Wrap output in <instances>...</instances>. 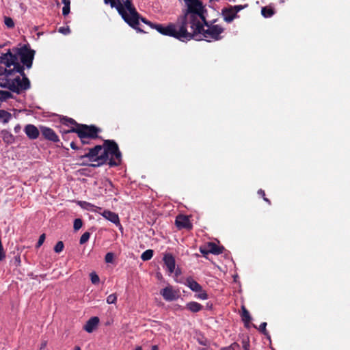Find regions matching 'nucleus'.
I'll list each match as a JSON object with an SVG mask.
<instances>
[{"label":"nucleus","instance_id":"obj_54","mask_svg":"<svg viewBox=\"0 0 350 350\" xmlns=\"http://www.w3.org/2000/svg\"><path fill=\"white\" fill-rule=\"evenodd\" d=\"M135 350H142L141 347H137L135 349Z\"/></svg>","mask_w":350,"mask_h":350},{"label":"nucleus","instance_id":"obj_47","mask_svg":"<svg viewBox=\"0 0 350 350\" xmlns=\"http://www.w3.org/2000/svg\"><path fill=\"white\" fill-rule=\"evenodd\" d=\"M258 193L262 197H264L265 196V191L261 189L258 191Z\"/></svg>","mask_w":350,"mask_h":350},{"label":"nucleus","instance_id":"obj_44","mask_svg":"<svg viewBox=\"0 0 350 350\" xmlns=\"http://www.w3.org/2000/svg\"><path fill=\"white\" fill-rule=\"evenodd\" d=\"M80 139L82 144H85L89 143V139H90V138L85 137L84 139L83 138Z\"/></svg>","mask_w":350,"mask_h":350},{"label":"nucleus","instance_id":"obj_37","mask_svg":"<svg viewBox=\"0 0 350 350\" xmlns=\"http://www.w3.org/2000/svg\"><path fill=\"white\" fill-rule=\"evenodd\" d=\"M4 22L5 25L9 28H12L14 26L13 20L10 17H5Z\"/></svg>","mask_w":350,"mask_h":350},{"label":"nucleus","instance_id":"obj_34","mask_svg":"<svg viewBox=\"0 0 350 350\" xmlns=\"http://www.w3.org/2000/svg\"><path fill=\"white\" fill-rule=\"evenodd\" d=\"M117 300V296L116 294H111L107 297V303L108 304H115Z\"/></svg>","mask_w":350,"mask_h":350},{"label":"nucleus","instance_id":"obj_16","mask_svg":"<svg viewBox=\"0 0 350 350\" xmlns=\"http://www.w3.org/2000/svg\"><path fill=\"white\" fill-rule=\"evenodd\" d=\"M176 226L181 228H191V224L188 217L184 215H178L175 221Z\"/></svg>","mask_w":350,"mask_h":350},{"label":"nucleus","instance_id":"obj_15","mask_svg":"<svg viewBox=\"0 0 350 350\" xmlns=\"http://www.w3.org/2000/svg\"><path fill=\"white\" fill-rule=\"evenodd\" d=\"M27 136L31 139H36L39 136V131L37 127L33 124H27L24 129Z\"/></svg>","mask_w":350,"mask_h":350},{"label":"nucleus","instance_id":"obj_19","mask_svg":"<svg viewBox=\"0 0 350 350\" xmlns=\"http://www.w3.org/2000/svg\"><path fill=\"white\" fill-rule=\"evenodd\" d=\"M1 137L6 144H12L15 142L14 136L8 130H2L1 131Z\"/></svg>","mask_w":350,"mask_h":350},{"label":"nucleus","instance_id":"obj_35","mask_svg":"<svg viewBox=\"0 0 350 350\" xmlns=\"http://www.w3.org/2000/svg\"><path fill=\"white\" fill-rule=\"evenodd\" d=\"M70 12V0H67V3H65L62 8V14L64 16H66Z\"/></svg>","mask_w":350,"mask_h":350},{"label":"nucleus","instance_id":"obj_48","mask_svg":"<svg viewBox=\"0 0 350 350\" xmlns=\"http://www.w3.org/2000/svg\"><path fill=\"white\" fill-rule=\"evenodd\" d=\"M152 350H159V348L157 345H154L152 347Z\"/></svg>","mask_w":350,"mask_h":350},{"label":"nucleus","instance_id":"obj_20","mask_svg":"<svg viewBox=\"0 0 350 350\" xmlns=\"http://www.w3.org/2000/svg\"><path fill=\"white\" fill-rule=\"evenodd\" d=\"M186 308L191 312H198L202 310L203 306L196 301H190L186 304Z\"/></svg>","mask_w":350,"mask_h":350},{"label":"nucleus","instance_id":"obj_25","mask_svg":"<svg viewBox=\"0 0 350 350\" xmlns=\"http://www.w3.org/2000/svg\"><path fill=\"white\" fill-rule=\"evenodd\" d=\"M12 97V94L10 92L0 90V101H5L6 100L11 98Z\"/></svg>","mask_w":350,"mask_h":350},{"label":"nucleus","instance_id":"obj_1","mask_svg":"<svg viewBox=\"0 0 350 350\" xmlns=\"http://www.w3.org/2000/svg\"><path fill=\"white\" fill-rule=\"evenodd\" d=\"M185 8L182 14L178 17L177 21L183 27L187 36L191 40L190 31L199 32L201 23L207 18V10L200 0H185Z\"/></svg>","mask_w":350,"mask_h":350},{"label":"nucleus","instance_id":"obj_7","mask_svg":"<svg viewBox=\"0 0 350 350\" xmlns=\"http://www.w3.org/2000/svg\"><path fill=\"white\" fill-rule=\"evenodd\" d=\"M20 75H17L13 78L11 75L6 77V87L11 91L17 94L21 93L23 91L27 90L30 88V81L28 78L25 76V74L19 73Z\"/></svg>","mask_w":350,"mask_h":350},{"label":"nucleus","instance_id":"obj_39","mask_svg":"<svg viewBox=\"0 0 350 350\" xmlns=\"http://www.w3.org/2000/svg\"><path fill=\"white\" fill-rule=\"evenodd\" d=\"M70 29L68 27H61L59 29V32L64 34V35H66V34H68L70 33Z\"/></svg>","mask_w":350,"mask_h":350},{"label":"nucleus","instance_id":"obj_32","mask_svg":"<svg viewBox=\"0 0 350 350\" xmlns=\"http://www.w3.org/2000/svg\"><path fill=\"white\" fill-rule=\"evenodd\" d=\"M90 280L92 284H97L100 282L98 275L95 272H92L90 275Z\"/></svg>","mask_w":350,"mask_h":350},{"label":"nucleus","instance_id":"obj_42","mask_svg":"<svg viewBox=\"0 0 350 350\" xmlns=\"http://www.w3.org/2000/svg\"><path fill=\"white\" fill-rule=\"evenodd\" d=\"M14 131L15 132V133H18L21 132V126L19 124H16L14 128Z\"/></svg>","mask_w":350,"mask_h":350},{"label":"nucleus","instance_id":"obj_26","mask_svg":"<svg viewBox=\"0 0 350 350\" xmlns=\"http://www.w3.org/2000/svg\"><path fill=\"white\" fill-rule=\"evenodd\" d=\"M196 294L195 295V297L201 299V300H206L208 299V295L205 291L201 288V291H199L198 292H196Z\"/></svg>","mask_w":350,"mask_h":350},{"label":"nucleus","instance_id":"obj_3","mask_svg":"<svg viewBox=\"0 0 350 350\" xmlns=\"http://www.w3.org/2000/svg\"><path fill=\"white\" fill-rule=\"evenodd\" d=\"M105 4H110L111 8H116L124 21L131 27L142 31L139 25V14L133 6L131 1H125L124 3L122 0H104Z\"/></svg>","mask_w":350,"mask_h":350},{"label":"nucleus","instance_id":"obj_4","mask_svg":"<svg viewBox=\"0 0 350 350\" xmlns=\"http://www.w3.org/2000/svg\"><path fill=\"white\" fill-rule=\"evenodd\" d=\"M217 19L212 21H207L201 23V27L199 32H194L193 35L192 31L191 40L192 39H203L208 42L217 41L222 38L221 33L224 31V28L219 25L215 24Z\"/></svg>","mask_w":350,"mask_h":350},{"label":"nucleus","instance_id":"obj_14","mask_svg":"<svg viewBox=\"0 0 350 350\" xmlns=\"http://www.w3.org/2000/svg\"><path fill=\"white\" fill-rule=\"evenodd\" d=\"M221 15L224 21L228 23H230L235 18L238 17V15H236L235 12H233L230 7L222 9Z\"/></svg>","mask_w":350,"mask_h":350},{"label":"nucleus","instance_id":"obj_41","mask_svg":"<svg viewBox=\"0 0 350 350\" xmlns=\"http://www.w3.org/2000/svg\"><path fill=\"white\" fill-rule=\"evenodd\" d=\"M230 8L232 9L233 12H235L236 15H237V13L242 10L243 7L241 5H234V6H230Z\"/></svg>","mask_w":350,"mask_h":350},{"label":"nucleus","instance_id":"obj_12","mask_svg":"<svg viewBox=\"0 0 350 350\" xmlns=\"http://www.w3.org/2000/svg\"><path fill=\"white\" fill-rule=\"evenodd\" d=\"M160 294L163 296V299L167 301H174L177 298L176 291L170 286L163 288L161 291Z\"/></svg>","mask_w":350,"mask_h":350},{"label":"nucleus","instance_id":"obj_40","mask_svg":"<svg viewBox=\"0 0 350 350\" xmlns=\"http://www.w3.org/2000/svg\"><path fill=\"white\" fill-rule=\"evenodd\" d=\"M266 326H267V323L263 322L260 325V327H259V330L260 332H262L265 335L267 334V332L266 330Z\"/></svg>","mask_w":350,"mask_h":350},{"label":"nucleus","instance_id":"obj_52","mask_svg":"<svg viewBox=\"0 0 350 350\" xmlns=\"http://www.w3.org/2000/svg\"><path fill=\"white\" fill-rule=\"evenodd\" d=\"M179 274H180V271H179L178 269H177V270L176 271V275H179Z\"/></svg>","mask_w":350,"mask_h":350},{"label":"nucleus","instance_id":"obj_6","mask_svg":"<svg viewBox=\"0 0 350 350\" xmlns=\"http://www.w3.org/2000/svg\"><path fill=\"white\" fill-rule=\"evenodd\" d=\"M152 28L156 29L162 35L173 37L182 42L189 40L187 36V34L183 31V28L179 25L178 21L176 23H170L166 26L154 23Z\"/></svg>","mask_w":350,"mask_h":350},{"label":"nucleus","instance_id":"obj_53","mask_svg":"<svg viewBox=\"0 0 350 350\" xmlns=\"http://www.w3.org/2000/svg\"><path fill=\"white\" fill-rule=\"evenodd\" d=\"M231 347L224 348L222 350H230Z\"/></svg>","mask_w":350,"mask_h":350},{"label":"nucleus","instance_id":"obj_24","mask_svg":"<svg viewBox=\"0 0 350 350\" xmlns=\"http://www.w3.org/2000/svg\"><path fill=\"white\" fill-rule=\"evenodd\" d=\"M261 14L264 17L269 18L273 15L274 12L271 8L263 7L261 10Z\"/></svg>","mask_w":350,"mask_h":350},{"label":"nucleus","instance_id":"obj_28","mask_svg":"<svg viewBox=\"0 0 350 350\" xmlns=\"http://www.w3.org/2000/svg\"><path fill=\"white\" fill-rule=\"evenodd\" d=\"M242 319L243 321L247 323L251 320L249 312L244 307L243 308Z\"/></svg>","mask_w":350,"mask_h":350},{"label":"nucleus","instance_id":"obj_55","mask_svg":"<svg viewBox=\"0 0 350 350\" xmlns=\"http://www.w3.org/2000/svg\"><path fill=\"white\" fill-rule=\"evenodd\" d=\"M63 3L65 5V3H67V0H63Z\"/></svg>","mask_w":350,"mask_h":350},{"label":"nucleus","instance_id":"obj_51","mask_svg":"<svg viewBox=\"0 0 350 350\" xmlns=\"http://www.w3.org/2000/svg\"><path fill=\"white\" fill-rule=\"evenodd\" d=\"M75 350H81V348L79 347H78V346H76L75 347Z\"/></svg>","mask_w":350,"mask_h":350},{"label":"nucleus","instance_id":"obj_8","mask_svg":"<svg viewBox=\"0 0 350 350\" xmlns=\"http://www.w3.org/2000/svg\"><path fill=\"white\" fill-rule=\"evenodd\" d=\"M99 132V129L95 126L91 125L88 126L85 124H79L77 128H72L70 130H67L62 132L63 135L68 134L69 133H77L80 139H84L85 137H88L90 139H95L98 137V133Z\"/></svg>","mask_w":350,"mask_h":350},{"label":"nucleus","instance_id":"obj_46","mask_svg":"<svg viewBox=\"0 0 350 350\" xmlns=\"http://www.w3.org/2000/svg\"><path fill=\"white\" fill-rule=\"evenodd\" d=\"M70 147L73 150H77L78 149V147L76 146V144H75V143L74 142H72L70 143Z\"/></svg>","mask_w":350,"mask_h":350},{"label":"nucleus","instance_id":"obj_22","mask_svg":"<svg viewBox=\"0 0 350 350\" xmlns=\"http://www.w3.org/2000/svg\"><path fill=\"white\" fill-rule=\"evenodd\" d=\"M208 252L213 254H219L222 253V250L214 243H208Z\"/></svg>","mask_w":350,"mask_h":350},{"label":"nucleus","instance_id":"obj_33","mask_svg":"<svg viewBox=\"0 0 350 350\" xmlns=\"http://www.w3.org/2000/svg\"><path fill=\"white\" fill-rule=\"evenodd\" d=\"M83 226V222L81 219H75L74 221L73 228L75 230H79Z\"/></svg>","mask_w":350,"mask_h":350},{"label":"nucleus","instance_id":"obj_10","mask_svg":"<svg viewBox=\"0 0 350 350\" xmlns=\"http://www.w3.org/2000/svg\"><path fill=\"white\" fill-rule=\"evenodd\" d=\"M163 260L166 266L167 270L170 275L174 272L176 269V261L172 254L167 253L164 254Z\"/></svg>","mask_w":350,"mask_h":350},{"label":"nucleus","instance_id":"obj_29","mask_svg":"<svg viewBox=\"0 0 350 350\" xmlns=\"http://www.w3.org/2000/svg\"><path fill=\"white\" fill-rule=\"evenodd\" d=\"M90 237V232H84L80 238V240H79L80 244L82 245V244L85 243L89 240Z\"/></svg>","mask_w":350,"mask_h":350},{"label":"nucleus","instance_id":"obj_36","mask_svg":"<svg viewBox=\"0 0 350 350\" xmlns=\"http://www.w3.org/2000/svg\"><path fill=\"white\" fill-rule=\"evenodd\" d=\"M114 255L111 252H108L106 254L105 257V260L107 263H111L113 261Z\"/></svg>","mask_w":350,"mask_h":350},{"label":"nucleus","instance_id":"obj_9","mask_svg":"<svg viewBox=\"0 0 350 350\" xmlns=\"http://www.w3.org/2000/svg\"><path fill=\"white\" fill-rule=\"evenodd\" d=\"M16 61V57L11 55L10 50L0 56V75H5L6 77L13 74L11 68L12 64Z\"/></svg>","mask_w":350,"mask_h":350},{"label":"nucleus","instance_id":"obj_11","mask_svg":"<svg viewBox=\"0 0 350 350\" xmlns=\"http://www.w3.org/2000/svg\"><path fill=\"white\" fill-rule=\"evenodd\" d=\"M40 131L45 139L53 142H59V139L58 136L52 129L42 126H40Z\"/></svg>","mask_w":350,"mask_h":350},{"label":"nucleus","instance_id":"obj_18","mask_svg":"<svg viewBox=\"0 0 350 350\" xmlns=\"http://www.w3.org/2000/svg\"><path fill=\"white\" fill-rule=\"evenodd\" d=\"M185 284L193 292L201 291L202 286L194 280L191 277L186 279Z\"/></svg>","mask_w":350,"mask_h":350},{"label":"nucleus","instance_id":"obj_50","mask_svg":"<svg viewBox=\"0 0 350 350\" xmlns=\"http://www.w3.org/2000/svg\"><path fill=\"white\" fill-rule=\"evenodd\" d=\"M200 343L203 345H206V342H203V341H200Z\"/></svg>","mask_w":350,"mask_h":350},{"label":"nucleus","instance_id":"obj_21","mask_svg":"<svg viewBox=\"0 0 350 350\" xmlns=\"http://www.w3.org/2000/svg\"><path fill=\"white\" fill-rule=\"evenodd\" d=\"M12 115L3 109L0 110V122L3 124H7L12 119Z\"/></svg>","mask_w":350,"mask_h":350},{"label":"nucleus","instance_id":"obj_30","mask_svg":"<svg viewBox=\"0 0 350 350\" xmlns=\"http://www.w3.org/2000/svg\"><path fill=\"white\" fill-rule=\"evenodd\" d=\"M139 21H141L142 23H145V24H146V25H149L151 28H152V25H154V23H152V22H150V21H148V20H147V19H146L145 18L141 17L140 16H139ZM139 25H140V23H139V25H138V27H139V28L142 31H139V30H137V29H136V30H137V31H139V32H144V30L141 29V27H139Z\"/></svg>","mask_w":350,"mask_h":350},{"label":"nucleus","instance_id":"obj_23","mask_svg":"<svg viewBox=\"0 0 350 350\" xmlns=\"http://www.w3.org/2000/svg\"><path fill=\"white\" fill-rule=\"evenodd\" d=\"M153 254L154 252L152 250H147L142 254L141 258L144 261L149 260L152 258Z\"/></svg>","mask_w":350,"mask_h":350},{"label":"nucleus","instance_id":"obj_17","mask_svg":"<svg viewBox=\"0 0 350 350\" xmlns=\"http://www.w3.org/2000/svg\"><path fill=\"white\" fill-rule=\"evenodd\" d=\"M99 319L97 317L90 318L85 323L83 329L88 333H92L98 326Z\"/></svg>","mask_w":350,"mask_h":350},{"label":"nucleus","instance_id":"obj_45","mask_svg":"<svg viewBox=\"0 0 350 350\" xmlns=\"http://www.w3.org/2000/svg\"><path fill=\"white\" fill-rule=\"evenodd\" d=\"M47 342L46 341H43L40 345V350L44 349L46 347Z\"/></svg>","mask_w":350,"mask_h":350},{"label":"nucleus","instance_id":"obj_38","mask_svg":"<svg viewBox=\"0 0 350 350\" xmlns=\"http://www.w3.org/2000/svg\"><path fill=\"white\" fill-rule=\"evenodd\" d=\"M44 240H45V234H42L40 236L39 239L37 242L36 247L37 248L40 247L43 244Z\"/></svg>","mask_w":350,"mask_h":350},{"label":"nucleus","instance_id":"obj_27","mask_svg":"<svg viewBox=\"0 0 350 350\" xmlns=\"http://www.w3.org/2000/svg\"><path fill=\"white\" fill-rule=\"evenodd\" d=\"M62 122L64 124H65L66 126L76 125L77 127H78V125H79V124H77L76 122V121L75 120H73L72 118H64L62 120Z\"/></svg>","mask_w":350,"mask_h":350},{"label":"nucleus","instance_id":"obj_13","mask_svg":"<svg viewBox=\"0 0 350 350\" xmlns=\"http://www.w3.org/2000/svg\"><path fill=\"white\" fill-rule=\"evenodd\" d=\"M100 214L106 219L110 221L116 226H121L118 215L109 210H105Z\"/></svg>","mask_w":350,"mask_h":350},{"label":"nucleus","instance_id":"obj_43","mask_svg":"<svg viewBox=\"0 0 350 350\" xmlns=\"http://www.w3.org/2000/svg\"><path fill=\"white\" fill-rule=\"evenodd\" d=\"M200 251L203 254H207L210 253V252H208V247L207 248L200 247Z\"/></svg>","mask_w":350,"mask_h":350},{"label":"nucleus","instance_id":"obj_5","mask_svg":"<svg viewBox=\"0 0 350 350\" xmlns=\"http://www.w3.org/2000/svg\"><path fill=\"white\" fill-rule=\"evenodd\" d=\"M10 51L11 55L16 57V61L12 64L14 73L23 74V66H25L27 68H31L35 54L33 50L29 49L26 45H24L21 48H13Z\"/></svg>","mask_w":350,"mask_h":350},{"label":"nucleus","instance_id":"obj_31","mask_svg":"<svg viewBox=\"0 0 350 350\" xmlns=\"http://www.w3.org/2000/svg\"><path fill=\"white\" fill-rule=\"evenodd\" d=\"M64 247V243L61 241H58L54 247V251L56 253H60L63 251Z\"/></svg>","mask_w":350,"mask_h":350},{"label":"nucleus","instance_id":"obj_2","mask_svg":"<svg viewBox=\"0 0 350 350\" xmlns=\"http://www.w3.org/2000/svg\"><path fill=\"white\" fill-rule=\"evenodd\" d=\"M83 157L88 158L90 161L97 163L92 166L97 167L105 163H108L111 167L117 166L121 162V152L117 144L111 140H106L104 146L97 145L93 148L89 149Z\"/></svg>","mask_w":350,"mask_h":350},{"label":"nucleus","instance_id":"obj_49","mask_svg":"<svg viewBox=\"0 0 350 350\" xmlns=\"http://www.w3.org/2000/svg\"><path fill=\"white\" fill-rule=\"evenodd\" d=\"M262 198H263V199H264V200H265V201H266V202H267L269 204H270V201H269V199H267V198L265 197V196L264 197H262Z\"/></svg>","mask_w":350,"mask_h":350}]
</instances>
